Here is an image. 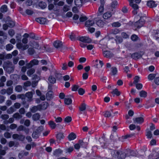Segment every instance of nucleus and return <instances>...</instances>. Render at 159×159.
<instances>
[{
    "mask_svg": "<svg viewBox=\"0 0 159 159\" xmlns=\"http://www.w3.org/2000/svg\"><path fill=\"white\" fill-rule=\"evenodd\" d=\"M28 44L29 47L39 50L42 52H43L45 50V46L41 47L38 42L34 40H32L30 41Z\"/></svg>",
    "mask_w": 159,
    "mask_h": 159,
    "instance_id": "obj_1",
    "label": "nucleus"
},
{
    "mask_svg": "<svg viewBox=\"0 0 159 159\" xmlns=\"http://www.w3.org/2000/svg\"><path fill=\"white\" fill-rule=\"evenodd\" d=\"M144 17H141L140 20L136 22L134 25L135 27L137 28L141 27L144 25L145 22Z\"/></svg>",
    "mask_w": 159,
    "mask_h": 159,
    "instance_id": "obj_2",
    "label": "nucleus"
},
{
    "mask_svg": "<svg viewBox=\"0 0 159 159\" xmlns=\"http://www.w3.org/2000/svg\"><path fill=\"white\" fill-rule=\"evenodd\" d=\"M17 48L22 51L28 49L29 47V44H23L20 43H18L16 44Z\"/></svg>",
    "mask_w": 159,
    "mask_h": 159,
    "instance_id": "obj_3",
    "label": "nucleus"
},
{
    "mask_svg": "<svg viewBox=\"0 0 159 159\" xmlns=\"http://www.w3.org/2000/svg\"><path fill=\"white\" fill-rule=\"evenodd\" d=\"M113 152L114 153H116L117 155H115L116 156H117L118 157L121 158H124L126 156V153L124 152L113 151Z\"/></svg>",
    "mask_w": 159,
    "mask_h": 159,
    "instance_id": "obj_4",
    "label": "nucleus"
},
{
    "mask_svg": "<svg viewBox=\"0 0 159 159\" xmlns=\"http://www.w3.org/2000/svg\"><path fill=\"white\" fill-rule=\"evenodd\" d=\"M39 61L36 59L31 60L30 62L26 64V66L28 68H31L33 66L37 65L39 64Z\"/></svg>",
    "mask_w": 159,
    "mask_h": 159,
    "instance_id": "obj_5",
    "label": "nucleus"
},
{
    "mask_svg": "<svg viewBox=\"0 0 159 159\" xmlns=\"http://www.w3.org/2000/svg\"><path fill=\"white\" fill-rule=\"evenodd\" d=\"M79 40L83 42L89 43L91 42L92 40L88 37H81L79 38Z\"/></svg>",
    "mask_w": 159,
    "mask_h": 159,
    "instance_id": "obj_6",
    "label": "nucleus"
},
{
    "mask_svg": "<svg viewBox=\"0 0 159 159\" xmlns=\"http://www.w3.org/2000/svg\"><path fill=\"white\" fill-rule=\"evenodd\" d=\"M36 20L38 22L42 24H45L47 22V20L43 17H40L36 19Z\"/></svg>",
    "mask_w": 159,
    "mask_h": 159,
    "instance_id": "obj_7",
    "label": "nucleus"
},
{
    "mask_svg": "<svg viewBox=\"0 0 159 159\" xmlns=\"http://www.w3.org/2000/svg\"><path fill=\"white\" fill-rule=\"evenodd\" d=\"M133 120L135 123L141 124L143 122L144 119L142 117H138L134 118Z\"/></svg>",
    "mask_w": 159,
    "mask_h": 159,
    "instance_id": "obj_8",
    "label": "nucleus"
},
{
    "mask_svg": "<svg viewBox=\"0 0 159 159\" xmlns=\"http://www.w3.org/2000/svg\"><path fill=\"white\" fill-rule=\"evenodd\" d=\"M147 5L150 7L153 8L156 7L157 6V4L154 1L151 0L148 2Z\"/></svg>",
    "mask_w": 159,
    "mask_h": 159,
    "instance_id": "obj_9",
    "label": "nucleus"
},
{
    "mask_svg": "<svg viewBox=\"0 0 159 159\" xmlns=\"http://www.w3.org/2000/svg\"><path fill=\"white\" fill-rule=\"evenodd\" d=\"M54 47L57 48H61L62 45V42L60 41H56L53 43Z\"/></svg>",
    "mask_w": 159,
    "mask_h": 159,
    "instance_id": "obj_10",
    "label": "nucleus"
},
{
    "mask_svg": "<svg viewBox=\"0 0 159 159\" xmlns=\"http://www.w3.org/2000/svg\"><path fill=\"white\" fill-rule=\"evenodd\" d=\"M34 93V92H29L26 93L25 96L28 99V100L31 101L32 100L33 94Z\"/></svg>",
    "mask_w": 159,
    "mask_h": 159,
    "instance_id": "obj_11",
    "label": "nucleus"
},
{
    "mask_svg": "<svg viewBox=\"0 0 159 159\" xmlns=\"http://www.w3.org/2000/svg\"><path fill=\"white\" fill-rule=\"evenodd\" d=\"M103 54L104 56L107 58H110L112 57V54L110 52L107 51H103Z\"/></svg>",
    "mask_w": 159,
    "mask_h": 159,
    "instance_id": "obj_12",
    "label": "nucleus"
},
{
    "mask_svg": "<svg viewBox=\"0 0 159 159\" xmlns=\"http://www.w3.org/2000/svg\"><path fill=\"white\" fill-rule=\"evenodd\" d=\"M87 105L84 103H82L79 107V109L80 111H85L86 109Z\"/></svg>",
    "mask_w": 159,
    "mask_h": 159,
    "instance_id": "obj_13",
    "label": "nucleus"
},
{
    "mask_svg": "<svg viewBox=\"0 0 159 159\" xmlns=\"http://www.w3.org/2000/svg\"><path fill=\"white\" fill-rule=\"evenodd\" d=\"M94 24V21L93 20H88L85 23V25L87 27H90L93 26Z\"/></svg>",
    "mask_w": 159,
    "mask_h": 159,
    "instance_id": "obj_14",
    "label": "nucleus"
},
{
    "mask_svg": "<svg viewBox=\"0 0 159 159\" xmlns=\"http://www.w3.org/2000/svg\"><path fill=\"white\" fill-rule=\"evenodd\" d=\"M29 34L27 33H25L23 35V38L22 40L23 43L24 44H26L27 43L28 41V38L29 37Z\"/></svg>",
    "mask_w": 159,
    "mask_h": 159,
    "instance_id": "obj_15",
    "label": "nucleus"
},
{
    "mask_svg": "<svg viewBox=\"0 0 159 159\" xmlns=\"http://www.w3.org/2000/svg\"><path fill=\"white\" fill-rule=\"evenodd\" d=\"M142 55L140 53H135L131 55V57L132 58L135 59H137L140 58L142 57Z\"/></svg>",
    "mask_w": 159,
    "mask_h": 159,
    "instance_id": "obj_16",
    "label": "nucleus"
},
{
    "mask_svg": "<svg viewBox=\"0 0 159 159\" xmlns=\"http://www.w3.org/2000/svg\"><path fill=\"white\" fill-rule=\"evenodd\" d=\"M76 134L72 132L69 134L68 136V139L70 141H71L74 140L76 139Z\"/></svg>",
    "mask_w": 159,
    "mask_h": 159,
    "instance_id": "obj_17",
    "label": "nucleus"
},
{
    "mask_svg": "<svg viewBox=\"0 0 159 159\" xmlns=\"http://www.w3.org/2000/svg\"><path fill=\"white\" fill-rule=\"evenodd\" d=\"M41 108V105H39L37 106H34L31 109V111L32 112H35L37 111L38 110H40Z\"/></svg>",
    "mask_w": 159,
    "mask_h": 159,
    "instance_id": "obj_18",
    "label": "nucleus"
},
{
    "mask_svg": "<svg viewBox=\"0 0 159 159\" xmlns=\"http://www.w3.org/2000/svg\"><path fill=\"white\" fill-rule=\"evenodd\" d=\"M107 42V39L106 38H104L99 42V44L102 46H106Z\"/></svg>",
    "mask_w": 159,
    "mask_h": 159,
    "instance_id": "obj_19",
    "label": "nucleus"
},
{
    "mask_svg": "<svg viewBox=\"0 0 159 159\" xmlns=\"http://www.w3.org/2000/svg\"><path fill=\"white\" fill-rule=\"evenodd\" d=\"M48 124L50 127L52 129L55 128L56 127V124L53 121L50 120L48 121Z\"/></svg>",
    "mask_w": 159,
    "mask_h": 159,
    "instance_id": "obj_20",
    "label": "nucleus"
},
{
    "mask_svg": "<svg viewBox=\"0 0 159 159\" xmlns=\"http://www.w3.org/2000/svg\"><path fill=\"white\" fill-rule=\"evenodd\" d=\"M46 97L48 100H50L53 98V93L52 91H49L46 94Z\"/></svg>",
    "mask_w": 159,
    "mask_h": 159,
    "instance_id": "obj_21",
    "label": "nucleus"
},
{
    "mask_svg": "<svg viewBox=\"0 0 159 159\" xmlns=\"http://www.w3.org/2000/svg\"><path fill=\"white\" fill-rule=\"evenodd\" d=\"M64 134L62 133H59L57 135V141H60V140L64 138Z\"/></svg>",
    "mask_w": 159,
    "mask_h": 159,
    "instance_id": "obj_22",
    "label": "nucleus"
},
{
    "mask_svg": "<svg viewBox=\"0 0 159 159\" xmlns=\"http://www.w3.org/2000/svg\"><path fill=\"white\" fill-rule=\"evenodd\" d=\"M40 115L39 113H37L33 115L32 118L34 120L37 121L40 119Z\"/></svg>",
    "mask_w": 159,
    "mask_h": 159,
    "instance_id": "obj_23",
    "label": "nucleus"
},
{
    "mask_svg": "<svg viewBox=\"0 0 159 159\" xmlns=\"http://www.w3.org/2000/svg\"><path fill=\"white\" fill-rule=\"evenodd\" d=\"M111 16V13L109 12H107L104 14L103 17L104 19H107L110 18Z\"/></svg>",
    "mask_w": 159,
    "mask_h": 159,
    "instance_id": "obj_24",
    "label": "nucleus"
},
{
    "mask_svg": "<svg viewBox=\"0 0 159 159\" xmlns=\"http://www.w3.org/2000/svg\"><path fill=\"white\" fill-rule=\"evenodd\" d=\"M64 103L67 105H69L71 104L72 100L70 98H65L64 99Z\"/></svg>",
    "mask_w": 159,
    "mask_h": 159,
    "instance_id": "obj_25",
    "label": "nucleus"
},
{
    "mask_svg": "<svg viewBox=\"0 0 159 159\" xmlns=\"http://www.w3.org/2000/svg\"><path fill=\"white\" fill-rule=\"evenodd\" d=\"M39 6L41 9H43L46 7L47 4L45 2L41 1L39 3Z\"/></svg>",
    "mask_w": 159,
    "mask_h": 159,
    "instance_id": "obj_26",
    "label": "nucleus"
},
{
    "mask_svg": "<svg viewBox=\"0 0 159 159\" xmlns=\"http://www.w3.org/2000/svg\"><path fill=\"white\" fill-rule=\"evenodd\" d=\"M139 94L141 97L145 98L147 96V93L144 91L142 90L139 92Z\"/></svg>",
    "mask_w": 159,
    "mask_h": 159,
    "instance_id": "obj_27",
    "label": "nucleus"
},
{
    "mask_svg": "<svg viewBox=\"0 0 159 159\" xmlns=\"http://www.w3.org/2000/svg\"><path fill=\"white\" fill-rule=\"evenodd\" d=\"M111 93L113 95H116L117 96H119L120 94V92L117 89H114L111 92Z\"/></svg>",
    "mask_w": 159,
    "mask_h": 159,
    "instance_id": "obj_28",
    "label": "nucleus"
},
{
    "mask_svg": "<svg viewBox=\"0 0 159 159\" xmlns=\"http://www.w3.org/2000/svg\"><path fill=\"white\" fill-rule=\"evenodd\" d=\"M83 142V141L80 140L79 143H76L74 145V148L76 149H79L80 148V144L82 145Z\"/></svg>",
    "mask_w": 159,
    "mask_h": 159,
    "instance_id": "obj_29",
    "label": "nucleus"
},
{
    "mask_svg": "<svg viewBox=\"0 0 159 159\" xmlns=\"http://www.w3.org/2000/svg\"><path fill=\"white\" fill-rule=\"evenodd\" d=\"M41 108L40 109H42V110H45L46 109L48 106V104L47 102H43V103L41 105Z\"/></svg>",
    "mask_w": 159,
    "mask_h": 159,
    "instance_id": "obj_30",
    "label": "nucleus"
},
{
    "mask_svg": "<svg viewBox=\"0 0 159 159\" xmlns=\"http://www.w3.org/2000/svg\"><path fill=\"white\" fill-rule=\"evenodd\" d=\"M62 153V151L61 150L58 149L55 150L53 154L54 155L57 156Z\"/></svg>",
    "mask_w": 159,
    "mask_h": 159,
    "instance_id": "obj_31",
    "label": "nucleus"
},
{
    "mask_svg": "<svg viewBox=\"0 0 159 159\" xmlns=\"http://www.w3.org/2000/svg\"><path fill=\"white\" fill-rule=\"evenodd\" d=\"M111 25L112 27H119L121 25V24L119 22H113Z\"/></svg>",
    "mask_w": 159,
    "mask_h": 159,
    "instance_id": "obj_32",
    "label": "nucleus"
},
{
    "mask_svg": "<svg viewBox=\"0 0 159 159\" xmlns=\"http://www.w3.org/2000/svg\"><path fill=\"white\" fill-rule=\"evenodd\" d=\"M48 81L51 83L54 84L56 82L55 78L52 76H50L48 78Z\"/></svg>",
    "mask_w": 159,
    "mask_h": 159,
    "instance_id": "obj_33",
    "label": "nucleus"
},
{
    "mask_svg": "<svg viewBox=\"0 0 159 159\" xmlns=\"http://www.w3.org/2000/svg\"><path fill=\"white\" fill-rule=\"evenodd\" d=\"M97 25L99 27H102L104 25V22L102 20H99L97 22Z\"/></svg>",
    "mask_w": 159,
    "mask_h": 159,
    "instance_id": "obj_34",
    "label": "nucleus"
},
{
    "mask_svg": "<svg viewBox=\"0 0 159 159\" xmlns=\"http://www.w3.org/2000/svg\"><path fill=\"white\" fill-rule=\"evenodd\" d=\"M75 5L78 7L81 6L82 4V0H75Z\"/></svg>",
    "mask_w": 159,
    "mask_h": 159,
    "instance_id": "obj_35",
    "label": "nucleus"
},
{
    "mask_svg": "<svg viewBox=\"0 0 159 159\" xmlns=\"http://www.w3.org/2000/svg\"><path fill=\"white\" fill-rule=\"evenodd\" d=\"M16 110L12 106L7 110V113L9 114H11Z\"/></svg>",
    "mask_w": 159,
    "mask_h": 159,
    "instance_id": "obj_36",
    "label": "nucleus"
},
{
    "mask_svg": "<svg viewBox=\"0 0 159 159\" xmlns=\"http://www.w3.org/2000/svg\"><path fill=\"white\" fill-rule=\"evenodd\" d=\"M7 10V7L6 5H4L1 7L0 8V11L2 12H6Z\"/></svg>",
    "mask_w": 159,
    "mask_h": 159,
    "instance_id": "obj_37",
    "label": "nucleus"
},
{
    "mask_svg": "<svg viewBox=\"0 0 159 159\" xmlns=\"http://www.w3.org/2000/svg\"><path fill=\"white\" fill-rule=\"evenodd\" d=\"M28 52L29 54L32 55L35 53V51L34 48L31 47L28 48Z\"/></svg>",
    "mask_w": 159,
    "mask_h": 159,
    "instance_id": "obj_38",
    "label": "nucleus"
},
{
    "mask_svg": "<svg viewBox=\"0 0 159 159\" xmlns=\"http://www.w3.org/2000/svg\"><path fill=\"white\" fill-rule=\"evenodd\" d=\"M7 93L10 95L13 93V88L12 87H10L7 89L6 90Z\"/></svg>",
    "mask_w": 159,
    "mask_h": 159,
    "instance_id": "obj_39",
    "label": "nucleus"
},
{
    "mask_svg": "<svg viewBox=\"0 0 159 159\" xmlns=\"http://www.w3.org/2000/svg\"><path fill=\"white\" fill-rule=\"evenodd\" d=\"M35 72V70L33 69H31L27 71V75L30 76L33 74Z\"/></svg>",
    "mask_w": 159,
    "mask_h": 159,
    "instance_id": "obj_40",
    "label": "nucleus"
},
{
    "mask_svg": "<svg viewBox=\"0 0 159 159\" xmlns=\"http://www.w3.org/2000/svg\"><path fill=\"white\" fill-rule=\"evenodd\" d=\"M156 75L155 74H151L148 76V78L150 80H152L156 77Z\"/></svg>",
    "mask_w": 159,
    "mask_h": 159,
    "instance_id": "obj_41",
    "label": "nucleus"
},
{
    "mask_svg": "<svg viewBox=\"0 0 159 159\" xmlns=\"http://www.w3.org/2000/svg\"><path fill=\"white\" fill-rule=\"evenodd\" d=\"M153 34L154 37L156 39H157L159 38V31L158 30L155 31Z\"/></svg>",
    "mask_w": 159,
    "mask_h": 159,
    "instance_id": "obj_42",
    "label": "nucleus"
},
{
    "mask_svg": "<svg viewBox=\"0 0 159 159\" xmlns=\"http://www.w3.org/2000/svg\"><path fill=\"white\" fill-rule=\"evenodd\" d=\"M39 135V132L35 131L32 134V137L34 138H36L38 137Z\"/></svg>",
    "mask_w": 159,
    "mask_h": 159,
    "instance_id": "obj_43",
    "label": "nucleus"
},
{
    "mask_svg": "<svg viewBox=\"0 0 159 159\" xmlns=\"http://www.w3.org/2000/svg\"><path fill=\"white\" fill-rule=\"evenodd\" d=\"M120 32V30L119 29H114L112 30L111 31V33L116 34Z\"/></svg>",
    "mask_w": 159,
    "mask_h": 159,
    "instance_id": "obj_44",
    "label": "nucleus"
},
{
    "mask_svg": "<svg viewBox=\"0 0 159 159\" xmlns=\"http://www.w3.org/2000/svg\"><path fill=\"white\" fill-rule=\"evenodd\" d=\"M78 92L79 94L81 95H83L85 92V90L82 88H79L78 89Z\"/></svg>",
    "mask_w": 159,
    "mask_h": 159,
    "instance_id": "obj_45",
    "label": "nucleus"
},
{
    "mask_svg": "<svg viewBox=\"0 0 159 159\" xmlns=\"http://www.w3.org/2000/svg\"><path fill=\"white\" fill-rule=\"evenodd\" d=\"M140 80V77L138 76H136L134 78L133 83L134 84L137 83Z\"/></svg>",
    "mask_w": 159,
    "mask_h": 159,
    "instance_id": "obj_46",
    "label": "nucleus"
},
{
    "mask_svg": "<svg viewBox=\"0 0 159 159\" xmlns=\"http://www.w3.org/2000/svg\"><path fill=\"white\" fill-rule=\"evenodd\" d=\"M13 46L10 44H7L6 46V49L7 51H10L13 48Z\"/></svg>",
    "mask_w": 159,
    "mask_h": 159,
    "instance_id": "obj_47",
    "label": "nucleus"
},
{
    "mask_svg": "<svg viewBox=\"0 0 159 159\" xmlns=\"http://www.w3.org/2000/svg\"><path fill=\"white\" fill-rule=\"evenodd\" d=\"M118 3L117 1H114L111 3V7L113 8H115L118 5Z\"/></svg>",
    "mask_w": 159,
    "mask_h": 159,
    "instance_id": "obj_48",
    "label": "nucleus"
},
{
    "mask_svg": "<svg viewBox=\"0 0 159 159\" xmlns=\"http://www.w3.org/2000/svg\"><path fill=\"white\" fill-rule=\"evenodd\" d=\"M15 89L16 92H20L22 90V87L20 85H17Z\"/></svg>",
    "mask_w": 159,
    "mask_h": 159,
    "instance_id": "obj_49",
    "label": "nucleus"
},
{
    "mask_svg": "<svg viewBox=\"0 0 159 159\" xmlns=\"http://www.w3.org/2000/svg\"><path fill=\"white\" fill-rule=\"evenodd\" d=\"M8 33L9 35L11 37L13 36L15 34L14 30L12 29L8 31Z\"/></svg>",
    "mask_w": 159,
    "mask_h": 159,
    "instance_id": "obj_50",
    "label": "nucleus"
},
{
    "mask_svg": "<svg viewBox=\"0 0 159 159\" xmlns=\"http://www.w3.org/2000/svg\"><path fill=\"white\" fill-rule=\"evenodd\" d=\"M131 39L133 41H136L139 39L138 37L136 35H133L131 37Z\"/></svg>",
    "mask_w": 159,
    "mask_h": 159,
    "instance_id": "obj_51",
    "label": "nucleus"
},
{
    "mask_svg": "<svg viewBox=\"0 0 159 159\" xmlns=\"http://www.w3.org/2000/svg\"><path fill=\"white\" fill-rule=\"evenodd\" d=\"M132 2H131V4H129L134 9H138L139 8V7L138 5L136 4L133 3L131 4Z\"/></svg>",
    "mask_w": 159,
    "mask_h": 159,
    "instance_id": "obj_52",
    "label": "nucleus"
},
{
    "mask_svg": "<svg viewBox=\"0 0 159 159\" xmlns=\"http://www.w3.org/2000/svg\"><path fill=\"white\" fill-rule=\"evenodd\" d=\"M13 117L15 118L19 119L22 118V116L18 113H16L13 115Z\"/></svg>",
    "mask_w": 159,
    "mask_h": 159,
    "instance_id": "obj_53",
    "label": "nucleus"
},
{
    "mask_svg": "<svg viewBox=\"0 0 159 159\" xmlns=\"http://www.w3.org/2000/svg\"><path fill=\"white\" fill-rule=\"evenodd\" d=\"M13 106L15 109H17L20 107V104L19 103L16 102L14 104Z\"/></svg>",
    "mask_w": 159,
    "mask_h": 159,
    "instance_id": "obj_54",
    "label": "nucleus"
},
{
    "mask_svg": "<svg viewBox=\"0 0 159 159\" xmlns=\"http://www.w3.org/2000/svg\"><path fill=\"white\" fill-rule=\"evenodd\" d=\"M4 150H1L0 151V154L2 155H4L6 154L5 151L8 149V148L7 147H5L4 148Z\"/></svg>",
    "mask_w": 159,
    "mask_h": 159,
    "instance_id": "obj_55",
    "label": "nucleus"
},
{
    "mask_svg": "<svg viewBox=\"0 0 159 159\" xmlns=\"http://www.w3.org/2000/svg\"><path fill=\"white\" fill-rule=\"evenodd\" d=\"M71 118L70 116L66 117L64 120V121L65 122L68 123L70 122L71 121Z\"/></svg>",
    "mask_w": 159,
    "mask_h": 159,
    "instance_id": "obj_56",
    "label": "nucleus"
},
{
    "mask_svg": "<svg viewBox=\"0 0 159 159\" xmlns=\"http://www.w3.org/2000/svg\"><path fill=\"white\" fill-rule=\"evenodd\" d=\"M117 69L115 67H113L111 68V73L113 75L116 74L117 72Z\"/></svg>",
    "mask_w": 159,
    "mask_h": 159,
    "instance_id": "obj_57",
    "label": "nucleus"
},
{
    "mask_svg": "<svg viewBox=\"0 0 159 159\" xmlns=\"http://www.w3.org/2000/svg\"><path fill=\"white\" fill-rule=\"evenodd\" d=\"M146 136L148 138L151 139L152 137V134L151 132L150 131H148L147 132Z\"/></svg>",
    "mask_w": 159,
    "mask_h": 159,
    "instance_id": "obj_58",
    "label": "nucleus"
},
{
    "mask_svg": "<svg viewBox=\"0 0 159 159\" xmlns=\"http://www.w3.org/2000/svg\"><path fill=\"white\" fill-rule=\"evenodd\" d=\"M54 118L55 119V121L57 123L61 122L62 121V119L61 117L56 118V117H55Z\"/></svg>",
    "mask_w": 159,
    "mask_h": 159,
    "instance_id": "obj_59",
    "label": "nucleus"
},
{
    "mask_svg": "<svg viewBox=\"0 0 159 159\" xmlns=\"http://www.w3.org/2000/svg\"><path fill=\"white\" fill-rule=\"evenodd\" d=\"M86 47L88 50H91L94 48V46L92 44H90L87 45Z\"/></svg>",
    "mask_w": 159,
    "mask_h": 159,
    "instance_id": "obj_60",
    "label": "nucleus"
},
{
    "mask_svg": "<svg viewBox=\"0 0 159 159\" xmlns=\"http://www.w3.org/2000/svg\"><path fill=\"white\" fill-rule=\"evenodd\" d=\"M79 86L77 85H74L72 88V90L73 91H76L79 89Z\"/></svg>",
    "mask_w": 159,
    "mask_h": 159,
    "instance_id": "obj_61",
    "label": "nucleus"
},
{
    "mask_svg": "<svg viewBox=\"0 0 159 159\" xmlns=\"http://www.w3.org/2000/svg\"><path fill=\"white\" fill-rule=\"evenodd\" d=\"M104 116L106 117H109L111 116V113L109 111H106L105 113Z\"/></svg>",
    "mask_w": 159,
    "mask_h": 159,
    "instance_id": "obj_62",
    "label": "nucleus"
},
{
    "mask_svg": "<svg viewBox=\"0 0 159 159\" xmlns=\"http://www.w3.org/2000/svg\"><path fill=\"white\" fill-rule=\"evenodd\" d=\"M74 150V148L72 147H70L66 149V153H70L72 152Z\"/></svg>",
    "mask_w": 159,
    "mask_h": 159,
    "instance_id": "obj_63",
    "label": "nucleus"
},
{
    "mask_svg": "<svg viewBox=\"0 0 159 159\" xmlns=\"http://www.w3.org/2000/svg\"><path fill=\"white\" fill-rule=\"evenodd\" d=\"M68 68L67 66L66 63H63L62 64V69L63 70H66Z\"/></svg>",
    "mask_w": 159,
    "mask_h": 159,
    "instance_id": "obj_64",
    "label": "nucleus"
}]
</instances>
